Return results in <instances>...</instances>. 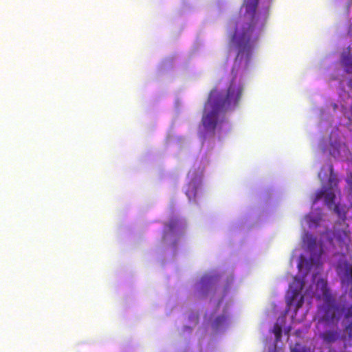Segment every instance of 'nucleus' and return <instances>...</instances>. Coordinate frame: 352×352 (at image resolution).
<instances>
[{"mask_svg":"<svg viewBox=\"0 0 352 352\" xmlns=\"http://www.w3.org/2000/svg\"><path fill=\"white\" fill-rule=\"evenodd\" d=\"M244 91L243 85L232 79L225 93L213 89L205 103L201 123L206 132L214 134L215 130L224 121L221 113L235 109L240 104Z\"/></svg>","mask_w":352,"mask_h":352,"instance_id":"1","label":"nucleus"},{"mask_svg":"<svg viewBox=\"0 0 352 352\" xmlns=\"http://www.w3.org/2000/svg\"><path fill=\"white\" fill-rule=\"evenodd\" d=\"M259 0H247L245 3V14L243 21L236 23L234 33L232 37L238 50L236 61L243 58L248 61L252 54L251 36L256 25V11Z\"/></svg>","mask_w":352,"mask_h":352,"instance_id":"2","label":"nucleus"},{"mask_svg":"<svg viewBox=\"0 0 352 352\" xmlns=\"http://www.w3.org/2000/svg\"><path fill=\"white\" fill-rule=\"evenodd\" d=\"M294 284L296 285V288L291 292L289 296H288L287 298V305L289 309L290 307L294 303L295 300L298 298L296 303L295 308V311H297L298 309L302 307L304 303V296L300 295V292L304 287V285L302 282L300 281L299 280H297L296 279H295Z\"/></svg>","mask_w":352,"mask_h":352,"instance_id":"3","label":"nucleus"},{"mask_svg":"<svg viewBox=\"0 0 352 352\" xmlns=\"http://www.w3.org/2000/svg\"><path fill=\"white\" fill-rule=\"evenodd\" d=\"M323 319L327 322H333L335 320L333 299L331 298L326 299Z\"/></svg>","mask_w":352,"mask_h":352,"instance_id":"4","label":"nucleus"},{"mask_svg":"<svg viewBox=\"0 0 352 352\" xmlns=\"http://www.w3.org/2000/svg\"><path fill=\"white\" fill-rule=\"evenodd\" d=\"M323 196H324L325 201L328 205L332 204L336 197L333 192H327L325 190H320L316 194L314 203L320 200Z\"/></svg>","mask_w":352,"mask_h":352,"instance_id":"5","label":"nucleus"},{"mask_svg":"<svg viewBox=\"0 0 352 352\" xmlns=\"http://www.w3.org/2000/svg\"><path fill=\"white\" fill-rule=\"evenodd\" d=\"M344 305V302L337 303L336 300L333 299V310L335 314V320H339L342 317H343Z\"/></svg>","mask_w":352,"mask_h":352,"instance_id":"6","label":"nucleus"},{"mask_svg":"<svg viewBox=\"0 0 352 352\" xmlns=\"http://www.w3.org/2000/svg\"><path fill=\"white\" fill-rule=\"evenodd\" d=\"M336 239L344 244H347L349 242V234L344 230H338L336 234Z\"/></svg>","mask_w":352,"mask_h":352,"instance_id":"7","label":"nucleus"},{"mask_svg":"<svg viewBox=\"0 0 352 352\" xmlns=\"http://www.w3.org/2000/svg\"><path fill=\"white\" fill-rule=\"evenodd\" d=\"M343 318L346 320H349L352 318V304L348 305L344 302Z\"/></svg>","mask_w":352,"mask_h":352,"instance_id":"8","label":"nucleus"},{"mask_svg":"<svg viewBox=\"0 0 352 352\" xmlns=\"http://www.w3.org/2000/svg\"><path fill=\"white\" fill-rule=\"evenodd\" d=\"M338 179L335 174L333 173L332 170L329 177V185L331 189L336 188L338 184Z\"/></svg>","mask_w":352,"mask_h":352,"instance_id":"9","label":"nucleus"},{"mask_svg":"<svg viewBox=\"0 0 352 352\" xmlns=\"http://www.w3.org/2000/svg\"><path fill=\"white\" fill-rule=\"evenodd\" d=\"M310 350L305 346L302 345L300 343H296L294 346L291 349V352H309Z\"/></svg>","mask_w":352,"mask_h":352,"instance_id":"10","label":"nucleus"},{"mask_svg":"<svg viewBox=\"0 0 352 352\" xmlns=\"http://www.w3.org/2000/svg\"><path fill=\"white\" fill-rule=\"evenodd\" d=\"M308 248L312 250L316 245V238L311 234H306Z\"/></svg>","mask_w":352,"mask_h":352,"instance_id":"11","label":"nucleus"},{"mask_svg":"<svg viewBox=\"0 0 352 352\" xmlns=\"http://www.w3.org/2000/svg\"><path fill=\"white\" fill-rule=\"evenodd\" d=\"M186 194L190 200L195 198V195H196V190H195V186H191V185H190L189 188L187 190Z\"/></svg>","mask_w":352,"mask_h":352,"instance_id":"12","label":"nucleus"},{"mask_svg":"<svg viewBox=\"0 0 352 352\" xmlns=\"http://www.w3.org/2000/svg\"><path fill=\"white\" fill-rule=\"evenodd\" d=\"M274 333L276 337V340H280L282 336V328L277 324L275 325L274 328Z\"/></svg>","mask_w":352,"mask_h":352,"instance_id":"13","label":"nucleus"},{"mask_svg":"<svg viewBox=\"0 0 352 352\" xmlns=\"http://www.w3.org/2000/svg\"><path fill=\"white\" fill-rule=\"evenodd\" d=\"M344 275L348 280L352 281V265L346 266L344 270Z\"/></svg>","mask_w":352,"mask_h":352,"instance_id":"14","label":"nucleus"},{"mask_svg":"<svg viewBox=\"0 0 352 352\" xmlns=\"http://www.w3.org/2000/svg\"><path fill=\"white\" fill-rule=\"evenodd\" d=\"M226 320V318L223 316L218 317L215 320L217 327H218L220 324V323L225 322Z\"/></svg>","mask_w":352,"mask_h":352,"instance_id":"15","label":"nucleus"},{"mask_svg":"<svg viewBox=\"0 0 352 352\" xmlns=\"http://www.w3.org/2000/svg\"><path fill=\"white\" fill-rule=\"evenodd\" d=\"M346 330L348 332V335L350 338H352V321L349 323L346 327Z\"/></svg>","mask_w":352,"mask_h":352,"instance_id":"16","label":"nucleus"},{"mask_svg":"<svg viewBox=\"0 0 352 352\" xmlns=\"http://www.w3.org/2000/svg\"><path fill=\"white\" fill-rule=\"evenodd\" d=\"M335 210H336L337 212L338 211V206H335Z\"/></svg>","mask_w":352,"mask_h":352,"instance_id":"17","label":"nucleus"}]
</instances>
